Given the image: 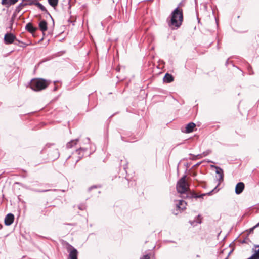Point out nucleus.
<instances>
[{"label":"nucleus","mask_w":259,"mask_h":259,"mask_svg":"<svg viewBox=\"0 0 259 259\" xmlns=\"http://www.w3.org/2000/svg\"><path fill=\"white\" fill-rule=\"evenodd\" d=\"M7 0H2V3L3 5H6L7 4H8V2H7Z\"/></svg>","instance_id":"obj_25"},{"label":"nucleus","mask_w":259,"mask_h":259,"mask_svg":"<svg viewBox=\"0 0 259 259\" xmlns=\"http://www.w3.org/2000/svg\"><path fill=\"white\" fill-rule=\"evenodd\" d=\"M34 5L37 6V7L39 8L41 11L45 12H48L46 8L41 3L36 2Z\"/></svg>","instance_id":"obj_16"},{"label":"nucleus","mask_w":259,"mask_h":259,"mask_svg":"<svg viewBox=\"0 0 259 259\" xmlns=\"http://www.w3.org/2000/svg\"><path fill=\"white\" fill-rule=\"evenodd\" d=\"M50 145H51L50 144H46V146L49 147Z\"/></svg>","instance_id":"obj_28"},{"label":"nucleus","mask_w":259,"mask_h":259,"mask_svg":"<svg viewBox=\"0 0 259 259\" xmlns=\"http://www.w3.org/2000/svg\"><path fill=\"white\" fill-rule=\"evenodd\" d=\"M216 189H217V188L215 187L213 190H212V191H211L209 193H208L207 194L210 195L212 193V192H214L216 190Z\"/></svg>","instance_id":"obj_26"},{"label":"nucleus","mask_w":259,"mask_h":259,"mask_svg":"<svg viewBox=\"0 0 259 259\" xmlns=\"http://www.w3.org/2000/svg\"><path fill=\"white\" fill-rule=\"evenodd\" d=\"M201 220H202V218L201 217L200 215H198L195 219V220L193 222H191V224L192 225H195V222H196V223H199L200 224L201 223Z\"/></svg>","instance_id":"obj_17"},{"label":"nucleus","mask_w":259,"mask_h":259,"mask_svg":"<svg viewBox=\"0 0 259 259\" xmlns=\"http://www.w3.org/2000/svg\"><path fill=\"white\" fill-rule=\"evenodd\" d=\"M37 0H35V1L36 2Z\"/></svg>","instance_id":"obj_33"},{"label":"nucleus","mask_w":259,"mask_h":259,"mask_svg":"<svg viewBox=\"0 0 259 259\" xmlns=\"http://www.w3.org/2000/svg\"><path fill=\"white\" fill-rule=\"evenodd\" d=\"M186 176L184 175L177 182V191L180 194H184L189 190V185L186 180Z\"/></svg>","instance_id":"obj_3"},{"label":"nucleus","mask_w":259,"mask_h":259,"mask_svg":"<svg viewBox=\"0 0 259 259\" xmlns=\"http://www.w3.org/2000/svg\"><path fill=\"white\" fill-rule=\"evenodd\" d=\"M259 226V222L257 224V225H256V226Z\"/></svg>","instance_id":"obj_31"},{"label":"nucleus","mask_w":259,"mask_h":259,"mask_svg":"<svg viewBox=\"0 0 259 259\" xmlns=\"http://www.w3.org/2000/svg\"><path fill=\"white\" fill-rule=\"evenodd\" d=\"M16 38V36L12 33H7L5 35L4 41L5 44H11L14 41Z\"/></svg>","instance_id":"obj_6"},{"label":"nucleus","mask_w":259,"mask_h":259,"mask_svg":"<svg viewBox=\"0 0 259 259\" xmlns=\"http://www.w3.org/2000/svg\"><path fill=\"white\" fill-rule=\"evenodd\" d=\"M51 83L49 80L41 78H34L30 81V87L35 91H40L46 89Z\"/></svg>","instance_id":"obj_2"},{"label":"nucleus","mask_w":259,"mask_h":259,"mask_svg":"<svg viewBox=\"0 0 259 259\" xmlns=\"http://www.w3.org/2000/svg\"><path fill=\"white\" fill-rule=\"evenodd\" d=\"M26 29L30 33L34 32L36 30V28L34 27L32 24L30 23H28L26 25Z\"/></svg>","instance_id":"obj_14"},{"label":"nucleus","mask_w":259,"mask_h":259,"mask_svg":"<svg viewBox=\"0 0 259 259\" xmlns=\"http://www.w3.org/2000/svg\"><path fill=\"white\" fill-rule=\"evenodd\" d=\"M214 167L217 169L216 173L220 175L219 180H223V170L219 167H217V166H214Z\"/></svg>","instance_id":"obj_15"},{"label":"nucleus","mask_w":259,"mask_h":259,"mask_svg":"<svg viewBox=\"0 0 259 259\" xmlns=\"http://www.w3.org/2000/svg\"><path fill=\"white\" fill-rule=\"evenodd\" d=\"M93 188H96V186L91 187H90V189H92Z\"/></svg>","instance_id":"obj_29"},{"label":"nucleus","mask_w":259,"mask_h":259,"mask_svg":"<svg viewBox=\"0 0 259 259\" xmlns=\"http://www.w3.org/2000/svg\"><path fill=\"white\" fill-rule=\"evenodd\" d=\"M210 153V151H207L205 152H204L203 153L201 154H198L197 156L198 157V158H202L203 157H205L207 155H208Z\"/></svg>","instance_id":"obj_20"},{"label":"nucleus","mask_w":259,"mask_h":259,"mask_svg":"<svg viewBox=\"0 0 259 259\" xmlns=\"http://www.w3.org/2000/svg\"><path fill=\"white\" fill-rule=\"evenodd\" d=\"M196 126V125L193 122H190L187 124L185 127V130L184 132L186 133H190L193 131L194 128Z\"/></svg>","instance_id":"obj_10"},{"label":"nucleus","mask_w":259,"mask_h":259,"mask_svg":"<svg viewBox=\"0 0 259 259\" xmlns=\"http://www.w3.org/2000/svg\"><path fill=\"white\" fill-rule=\"evenodd\" d=\"M66 249L69 253L68 257L67 259H77L78 252L76 249H75L71 245L68 243H66Z\"/></svg>","instance_id":"obj_4"},{"label":"nucleus","mask_w":259,"mask_h":259,"mask_svg":"<svg viewBox=\"0 0 259 259\" xmlns=\"http://www.w3.org/2000/svg\"><path fill=\"white\" fill-rule=\"evenodd\" d=\"M206 194H202L201 195H196L195 196V198H203V197L204 196H205Z\"/></svg>","instance_id":"obj_24"},{"label":"nucleus","mask_w":259,"mask_h":259,"mask_svg":"<svg viewBox=\"0 0 259 259\" xmlns=\"http://www.w3.org/2000/svg\"><path fill=\"white\" fill-rule=\"evenodd\" d=\"M21 47H26V45H24V46H20Z\"/></svg>","instance_id":"obj_30"},{"label":"nucleus","mask_w":259,"mask_h":259,"mask_svg":"<svg viewBox=\"0 0 259 259\" xmlns=\"http://www.w3.org/2000/svg\"><path fill=\"white\" fill-rule=\"evenodd\" d=\"M47 23L45 20L41 21L39 23V27L42 32L46 31L48 29Z\"/></svg>","instance_id":"obj_11"},{"label":"nucleus","mask_w":259,"mask_h":259,"mask_svg":"<svg viewBox=\"0 0 259 259\" xmlns=\"http://www.w3.org/2000/svg\"><path fill=\"white\" fill-rule=\"evenodd\" d=\"M96 1H97V3H99V1L100 0H96Z\"/></svg>","instance_id":"obj_32"},{"label":"nucleus","mask_w":259,"mask_h":259,"mask_svg":"<svg viewBox=\"0 0 259 259\" xmlns=\"http://www.w3.org/2000/svg\"><path fill=\"white\" fill-rule=\"evenodd\" d=\"M168 25L172 29H177L180 27L183 21V13L182 9L179 6L177 7L167 18Z\"/></svg>","instance_id":"obj_1"},{"label":"nucleus","mask_w":259,"mask_h":259,"mask_svg":"<svg viewBox=\"0 0 259 259\" xmlns=\"http://www.w3.org/2000/svg\"><path fill=\"white\" fill-rule=\"evenodd\" d=\"M23 2H25L26 5H35L36 2L35 0H22Z\"/></svg>","instance_id":"obj_19"},{"label":"nucleus","mask_w":259,"mask_h":259,"mask_svg":"<svg viewBox=\"0 0 259 259\" xmlns=\"http://www.w3.org/2000/svg\"><path fill=\"white\" fill-rule=\"evenodd\" d=\"M14 220V215L12 213H9L5 218V224L7 226H10L13 223Z\"/></svg>","instance_id":"obj_7"},{"label":"nucleus","mask_w":259,"mask_h":259,"mask_svg":"<svg viewBox=\"0 0 259 259\" xmlns=\"http://www.w3.org/2000/svg\"><path fill=\"white\" fill-rule=\"evenodd\" d=\"M87 149L85 148H80L77 149L74 153H73V157L76 156L75 163L79 161L84 156V153Z\"/></svg>","instance_id":"obj_5"},{"label":"nucleus","mask_w":259,"mask_h":259,"mask_svg":"<svg viewBox=\"0 0 259 259\" xmlns=\"http://www.w3.org/2000/svg\"><path fill=\"white\" fill-rule=\"evenodd\" d=\"M150 255L148 254L145 255L143 257H142L140 259H150Z\"/></svg>","instance_id":"obj_23"},{"label":"nucleus","mask_w":259,"mask_h":259,"mask_svg":"<svg viewBox=\"0 0 259 259\" xmlns=\"http://www.w3.org/2000/svg\"><path fill=\"white\" fill-rule=\"evenodd\" d=\"M18 2V0H8V4L11 5H14Z\"/></svg>","instance_id":"obj_22"},{"label":"nucleus","mask_w":259,"mask_h":259,"mask_svg":"<svg viewBox=\"0 0 259 259\" xmlns=\"http://www.w3.org/2000/svg\"><path fill=\"white\" fill-rule=\"evenodd\" d=\"M173 80H174L173 76L169 73H166L163 78V81L165 82L170 83V82H172Z\"/></svg>","instance_id":"obj_13"},{"label":"nucleus","mask_w":259,"mask_h":259,"mask_svg":"<svg viewBox=\"0 0 259 259\" xmlns=\"http://www.w3.org/2000/svg\"><path fill=\"white\" fill-rule=\"evenodd\" d=\"M49 4L53 7H56L58 3V0H48Z\"/></svg>","instance_id":"obj_18"},{"label":"nucleus","mask_w":259,"mask_h":259,"mask_svg":"<svg viewBox=\"0 0 259 259\" xmlns=\"http://www.w3.org/2000/svg\"><path fill=\"white\" fill-rule=\"evenodd\" d=\"M46 191H47V190L39 191V192H46Z\"/></svg>","instance_id":"obj_27"},{"label":"nucleus","mask_w":259,"mask_h":259,"mask_svg":"<svg viewBox=\"0 0 259 259\" xmlns=\"http://www.w3.org/2000/svg\"><path fill=\"white\" fill-rule=\"evenodd\" d=\"M79 139H76L75 140H71L70 141L68 142L66 145V148L70 149L74 147L75 145H76Z\"/></svg>","instance_id":"obj_12"},{"label":"nucleus","mask_w":259,"mask_h":259,"mask_svg":"<svg viewBox=\"0 0 259 259\" xmlns=\"http://www.w3.org/2000/svg\"><path fill=\"white\" fill-rule=\"evenodd\" d=\"M186 202L183 200H180L178 201V203L176 204V207L178 210H179L180 211L186 209Z\"/></svg>","instance_id":"obj_9"},{"label":"nucleus","mask_w":259,"mask_h":259,"mask_svg":"<svg viewBox=\"0 0 259 259\" xmlns=\"http://www.w3.org/2000/svg\"><path fill=\"white\" fill-rule=\"evenodd\" d=\"M25 6H26V5L25 4V2H23L22 3H20L19 5V6L17 7V9L20 10V9H21L23 7H24Z\"/></svg>","instance_id":"obj_21"},{"label":"nucleus","mask_w":259,"mask_h":259,"mask_svg":"<svg viewBox=\"0 0 259 259\" xmlns=\"http://www.w3.org/2000/svg\"><path fill=\"white\" fill-rule=\"evenodd\" d=\"M245 185L243 182H239L237 184L235 187V193L237 194H241L244 189Z\"/></svg>","instance_id":"obj_8"}]
</instances>
